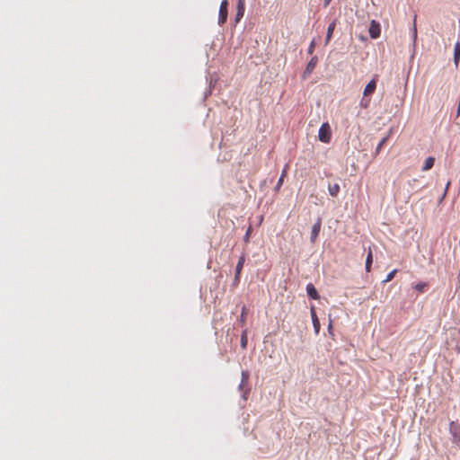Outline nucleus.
<instances>
[{
    "mask_svg": "<svg viewBox=\"0 0 460 460\" xmlns=\"http://www.w3.org/2000/svg\"><path fill=\"white\" fill-rule=\"evenodd\" d=\"M318 138L323 143H330L332 139V130L328 122H324L321 125L318 131Z\"/></svg>",
    "mask_w": 460,
    "mask_h": 460,
    "instance_id": "nucleus-1",
    "label": "nucleus"
},
{
    "mask_svg": "<svg viewBox=\"0 0 460 460\" xmlns=\"http://www.w3.org/2000/svg\"><path fill=\"white\" fill-rule=\"evenodd\" d=\"M449 432L453 437V443L460 445V425L456 421L449 423Z\"/></svg>",
    "mask_w": 460,
    "mask_h": 460,
    "instance_id": "nucleus-2",
    "label": "nucleus"
},
{
    "mask_svg": "<svg viewBox=\"0 0 460 460\" xmlns=\"http://www.w3.org/2000/svg\"><path fill=\"white\" fill-rule=\"evenodd\" d=\"M227 7H228V1L223 0L220 4L219 14H218V23L220 25L224 24L227 20Z\"/></svg>",
    "mask_w": 460,
    "mask_h": 460,
    "instance_id": "nucleus-3",
    "label": "nucleus"
},
{
    "mask_svg": "<svg viewBox=\"0 0 460 460\" xmlns=\"http://www.w3.org/2000/svg\"><path fill=\"white\" fill-rule=\"evenodd\" d=\"M368 32L372 39H377L381 33L380 24L373 20L370 23Z\"/></svg>",
    "mask_w": 460,
    "mask_h": 460,
    "instance_id": "nucleus-4",
    "label": "nucleus"
},
{
    "mask_svg": "<svg viewBox=\"0 0 460 460\" xmlns=\"http://www.w3.org/2000/svg\"><path fill=\"white\" fill-rule=\"evenodd\" d=\"M245 11V0H238L237 3V11L235 15V22H239V21L243 17Z\"/></svg>",
    "mask_w": 460,
    "mask_h": 460,
    "instance_id": "nucleus-5",
    "label": "nucleus"
},
{
    "mask_svg": "<svg viewBox=\"0 0 460 460\" xmlns=\"http://www.w3.org/2000/svg\"><path fill=\"white\" fill-rule=\"evenodd\" d=\"M317 62H318L317 57H313L310 59V61L307 63L305 70L304 72V77H305L306 75H309L313 72V70L316 66Z\"/></svg>",
    "mask_w": 460,
    "mask_h": 460,
    "instance_id": "nucleus-6",
    "label": "nucleus"
},
{
    "mask_svg": "<svg viewBox=\"0 0 460 460\" xmlns=\"http://www.w3.org/2000/svg\"><path fill=\"white\" fill-rule=\"evenodd\" d=\"M244 261H245L244 255L240 256L238 262L236 264V268H235V276H234L235 281H239V279H240V274L243 270Z\"/></svg>",
    "mask_w": 460,
    "mask_h": 460,
    "instance_id": "nucleus-7",
    "label": "nucleus"
},
{
    "mask_svg": "<svg viewBox=\"0 0 460 460\" xmlns=\"http://www.w3.org/2000/svg\"><path fill=\"white\" fill-rule=\"evenodd\" d=\"M320 230H321V219H318V221L312 227V231H311L312 243L315 242L316 238L319 235Z\"/></svg>",
    "mask_w": 460,
    "mask_h": 460,
    "instance_id": "nucleus-8",
    "label": "nucleus"
},
{
    "mask_svg": "<svg viewBox=\"0 0 460 460\" xmlns=\"http://www.w3.org/2000/svg\"><path fill=\"white\" fill-rule=\"evenodd\" d=\"M376 88V80L372 79L364 89V96H368L372 94Z\"/></svg>",
    "mask_w": 460,
    "mask_h": 460,
    "instance_id": "nucleus-9",
    "label": "nucleus"
},
{
    "mask_svg": "<svg viewBox=\"0 0 460 460\" xmlns=\"http://www.w3.org/2000/svg\"><path fill=\"white\" fill-rule=\"evenodd\" d=\"M311 317H312V322H313L314 332L316 334H318L320 332L321 326H320V323H319L318 317L316 315L314 307L311 308Z\"/></svg>",
    "mask_w": 460,
    "mask_h": 460,
    "instance_id": "nucleus-10",
    "label": "nucleus"
},
{
    "mask_svg": "<svg viewBox=\"0 0 460 460\" xmlns=\"http://www.w3.org/2000/svg\"><path fill=\"white\" fill-rule=\"evenodd\" d=\"M306 292L311 298L314 300L319 299L318 292L313 284L310 283L306 285Z\"/></svg>",
    "mask_w": 460,
    "mask_h": 460,
    "instance_id": "nucleus-11",
    "label": "nucleus"
},
{
    "mask_svg": "<svg viewBox=\"0 0 460 460\" xmlns=\"http://www.w3.org/2000/svg\"><path fill=\"white\" fill-rule=\"evenodd\" d=\"M335 26H336V22L335 21L332 22L328 28H327V33H326V38H325V44H328L332 37V33H333V31L335 29Z\"/></svg>",
    "mask_w": 460,
    "mask_h": 460,
    "instance_id": "nucleus-12",
    "label": "nucleus"
},
{
    "mask_svg": "<svg viewBox=\"0 0 460 460\" xmlns=\"http://www.w3.org/2000/svg\"><path fill=\"white\" fill-rule=\"evenodd\" d=\"M460 60V43L456 42L454 48V63L456 66H458Z\"/></svg>",
    "mask_w": 460,
    "mask_h": 460,
    "instance_id": "nucleus-13",
    "label": "nucleus"
},
{
    "mask_svg": "<svg viewBox=\"0 0 460 460\" xmlns=\"http://www.w3.org/2000/svg\"><path fill=\"white\" fill-rule=\"evenodd\" d=\"M372 262H373V253H372L371 248L369 247L367 256L366 259V271L367 272H370Z\"/></svg>",
    "mask_w": 460,
    "mask_h": 460,
    "instance_id": "nucleus-14",
    "label": "nucleus"
},
{
    "mask_svg": "<svg viewBox=\"0 0 460 460\" xmlns=\"http://www.w3.org/2000/svg\"><path fill=\"white\" fill-rule=\"evenodd\" d=\"M434 164H435V158L432 156L428 157L424 162V164L422 166V171L425 172V171L430 170L434 166Z\"/></svg>",
    "mask_w": 460,
    "mask_h": 460,
    "instance_id": "nucleus-15",
    "label": "nucleus"
},
{
    "mask_svg": "<svg viewBox=\"0 0 460 460\" xmlns=\"http://www.w3.org/2000/svg\"><path fill=\"white\" fill-rule=\"evenodd\" d=\"M340 190H341V188H340V185L338 183H334L332 185H329V187H328L329 194L332 197H337L339 192H340Z\"/></svg>",
    "mask_w": 460,
    "mask_h": 460,
    "instance_id": "nucleus-16",
    "label": "nucleus"
},
{
    "mask_svg": "<svg viewBox=\"0 0 460 460\" xmlns=\"http://www.w3.org/2000/svg\"><path fill=\"white\" fill-rule=\"evenodd\" d=\"M286 175H287V168H284L282 172H281V175H280V177H279V179L278 181V183H277V185L275 187L276 190H279L280 189V187L282 186Z\"/></svg>",
    "mask_w": 460,
    "mask_h": 460,
    "instance_id": "nucleus-17",
    "label": "nucleus"
},
{
    "mask_svg": "<svg viewBox=\"0 0 460 460\" xmlns=\"http://www.w3.org/2000/svg\"><path fill=\"white\" fill-rule=\"evenodd\" d=\"M429 287V284L426 283V282H420V283H417L415 286H414V288L419 292V293H423L427 288Z\"/></svg>",
    "mask_w": 460,
    "mask_h": 460,
    "instance_id": "nucleus-18",
    "label": "nucleus"
},
{
    "mask_svg": "<svg viewBox=\"0 0 460 460\" xmlns=\"http://www.w3.org/2000/svg\"><path fill=\"white\" fill-rule=\"evenodd\" d=\"M241 346L245 349L247 346V332L246 330L243 332L241 336Z\"/></svg>",
    "mask_w": 460,
    "mask_h": 460,
    "instance_id": "nucleus-19",
    "label": "nucleus"
},
{
    "mask_svg": "<svg viewBox=\"0 0 460 460\" xmlns=\"http://www.w3.org/2000/svg\"><path fill=\"white\" fill-rule=\"evenodd\" d=\"M387 139H388V137H383V138L381 139V141L379 142V144H378V145H377V146H376V154H378V153L380 152L381 148H382V147H383V146L386 143Z\"/></svg>",
    "mask_w": 460,
    "mask_h": 460,
    "instance_id": "nucleus-20",
    "label": "nucleus"
},
{
    "mask_svg": "<svg viewBox=\"0 0 460 460\" xmlns=\"http://www.w3.org/2000/svg\"><path fill=\"white\" fill-rule=\"evenodd\" d=\"M396 272H397V270H392L391 272H389V273L387 274V276H386L385 279L384 280V282H389V281H391V280L394 278V276H395Z\"/></svg>",
    "mask_w": 460,
    "mask_h": 460,
    "instance_id": "nucleus-21",
    "label": "nucleus"
},
{
    "mask_svg": "<svg viewBox=\"0 0 460 460\" xmlns=\"http://www.w3.org/2000/svg\"><path fill=\"white\" fill-rule=\"evenodd\" d=\"M248 378H249V374H248V372L243 371V372L242 373V384L240 385V387H242V386H243V385H244L245 383H247Z\"/></svg>",
    "mask_w": 460,
    "mask_h": 460,
    "instance_id": "nucleus-22",
    "label": "nucleus"
},
{
    "mask_svg": "<svg viewBox=\"0 0 460 460\" xmlns=\"http://www.w3.org/2000/svg\"><path fill=\"white\" fill-rule=\"evenodd\" d=\"M245 306L243 307V310H242V314L240 315V322L242 324H244L245 323V320H246V312H245Z\"/></svg>",
    "mask_w": 460,
    "mask_h": 460,
    "instance_id": "nucleus-23",
    "label": "nucleus"
},
{
    "mask_svg": "<svg viewBox=\"0 0 460 460\" xmlns=\"http://www.w3.org/2000/svg\"><path fill=\"white\" fill-rule=\"evenodd\" d=\"M252 232V226H250L245 233V235H244V242L245 243H248L249 242V239H250V236H251V234Z\"/></svg>",
    "mask_w": 460,
    "mask_h": 460,
    "instance_id": "nucleus-24",
    "label": "nucleus"
},
{
    "mask_svg": "<svg viewBox=\"0 0 460 460\" xmlns=\"http://www.w3.org/2000/svg\"><path fill=\"white\" fill-rule=\"evenodd\" d=\"M314 42L312 41L309 48H308V53L309 54H312L314 52Z\"/></svg>",
    "mask_w": 460,
    "mask_h": 460,
    "instance_id": "nucleus-25",
    "label": "nucleus"
},
{
    "mask_svg": "<svg viewBox=\"0 0 460 460\" xmlns=\"http://www.w3.org/2000/svg\"><path fill=\"white\" fill-rule=\"evenodd\" d=\"M332 1V0H324V2H323L324 7L328 6Z\"/></svg>",
    "mask_w": 460,
    "mask_h": 460,
    "instance_id": "nucleus-26",
    "label": "nucleus"
}]
</instances>
